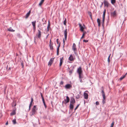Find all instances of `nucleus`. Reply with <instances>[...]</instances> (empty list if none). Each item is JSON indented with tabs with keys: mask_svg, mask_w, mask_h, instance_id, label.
Returning <instances> with one entry per match:
<instances>
[{
	"mask_svg": "<svg viewBox=\"0 0 127 127\" xmlns=\"http://www.w3.org/2000/svg\"><path fill=\"white\" fill-rule=\"evenodd\" d=\"M42 99V101H43V104H44L45 108H46L47 107V106L46 104L44 99L43 98V99Z\"/></svg>",
	"mask_w": 127,
	"mask_h": 127,
	"instance_id": "nucleus-22",
	"label": "nucleus"
},
{
	"mask_svg": "<svg viewBox=\"0 0 127 127\" xmlns=\"http://www.w3.org/2000/svg\"><path fill=\"white\" fill-rule=\"evenodd\" d=\"M102 102L103 104H104L105 102V99H103Z\"/></svg>",
	"mask_w": 127,
	"mask_h": 127,
	"instance_id": "nucleus-42",
	"label": "nucleus"
},
{
	"mask_svg": "<svg viewBox=\"0 0 127 127\" xmlns=\"http://www.w3.org/2000/svg\"><path fill=\"white\" fill-rule=\"evenodd\" d=\"M40 94L41 96V97L42 99L44 98V97H43V96L42 94V93H40Z\"/></svg>",
	"mask_w": 127,
	"mask_h": 127,
	"instance_id": "nucleus-40",
	"label": "nucleus"
},
{
	"mask_svg": "<svg viewBox=\"0 0 127 127\" xmlns=\"http://www.w3.org/2000/svg\"><path fill=\"white\" fill-rule=\"evenodd\" d=\"M82 74H79V77L80 78H82V77L81 76Z\"/></svg>",
	"mask_w": 127,
	"mask_h": 127,
	"instance_id": "nucleus-46",
	"label": "nucleus"
},
{
	"mask_svg": "<svg viewBox=\"0 0 127 127\" xmlns=\"http://www.w3.org/2000/svg\"><path fill=\"white\" fill-rule=\"evenodd\" d=\"M110 55H111V54H110L109 55V56L108 57V62L109 63L110 61V60L109 59V58H110Z\"/></svg>",
	"mask_w": 127,
	"mask_h": 127,
	"instance_id": "nucleus-37",
	"label": "nucleus"
},
{
	"mask_svg": "<svg viewBox=\"0 0 127 127\" xmlns=\"http://www.w3.org/2000/svg\"><path fill=\"white\" fill-rule=\"evenodd\" d=\"M36 23V21H35L32 22V24L33 26V27L35 26Z\"/></svg>",
	"mask_w": 127,
	"mask_h": 127,
	"instance_id": "nucleus-25",
	"label": "nucleus"
},
{
	"mask_svg": "<svg viewBox=\"0 0 127 127\" xmlns=\"http://www.w3.org/2000/svg\"><path fill=\"white\" fill-rule=\"evenodd\" d=\"M115 2L116 0H111V3L113 4L115 3Z\"/></svg>",
	"mask_w": 127,
	"mask_h": 127,
	"instance_id": "nucleus-32",
	"label": "nucleus"
},
{
	"mask_svg": "<svg viewBox=\"0 0 127 127\" xmlns=\"http://www.w3.org/2000/svg\"><path fill=\"white\" fill-rule=\"evenodd\" d=\"M10 69H11V67H9V70H10Z\"/></svg>",
	"mask_w": 127,
	"mask_h": 127,
	"instance_id": "nucleus-59",
	"label": "nucleus"
},
{
	"mask_svg": "<svg viewBox=\"0 0 127 127\" xmlns=\"http://www.w3.org/2000/svg\"><path fill=\"white\" fill-rule=\"evenodd\" d=\"M62 103H64V102H63H63Z\"/></svg>",
	"mask_w": 127,
	"mask_h": 127,
	"instance_id": "nucleus-63",
	"label": "nucleus"
},
{
	"mask_svg": "<svg viewBox=\"0 0 127 127\" xmlns=\"http://www.w3.org/2000/svg\"><path fill=\"white\" fill-rule=\"evenodd\" d=\"M38 33L36 35L37 36V37L38 38H40L41 35V32L39 30H38Z\"/></svg>",
	"mask_w": 127,
	"mask_h": 127,
	"instance_id": "nucleus-9",
	"label": "nucleus"
},
{
	"mask_svg": "<svg viewBox=\"0 0 127 127\" xmlns=\"http://www.w3.org/2000/svg\"><path fill=\"white\" fill-rule=\"evenodd\" d=\"M79 104H78V105H77V106L76 107V108H75V110L77 109V108H78V107H79Z\"/></svg>",
	"mask_w": 127,
	"mask_h": 127,
	"instance_id": "nucleus-43",
	"label": "nucleus"
},
{
	"mask_svg": "<svg viewBox=\"0 0 127 127\" xmlns=\"http://www.w3.org/2000/svg\"><path fill=\"white\" fill-rule=\"evenodd\" d=\"M80 95L79 94H78L76 96V98H79L80 97Z\"/></svg>",
	"mask_w": 127,
	"mask_h": 127,
	"instance_id": "nucleus-36",
	"label": "nucleus"
},
{
	"mask_svg": "<svg viewBox=\"0 0 127 127\" xmlns=\"http://www.w3.org/2000/svg\"><path fill=\"white\" fill-rule=\"evenodd\" d=\"M53 43H50L49 46L50 47V49L51 50H53Z\"/></svg>",
	"mask_w": 127,
	"mask_h": 127,
	"instance_id": "nucleus-19",
	"label": "nucleus"
},
{
	"mask_svg": "<svg viewBox=\"0 0 127 127\" xmlns=\"http://www.w3.org/2000/svg\"><path fill=\"white\" fill-rule=\"evenodd\" d=\"M106 13V10L105 9L103 11V17H105V14Z\"/></svg>",
	"mask_w": 127,
	"mask_h": 127,
	"instance_id": "nucleus-28",
	"label": "nucleus"
},
{
	"mask_svg": "<svg viewBox=\"0 0 127 127\" xmlns=\"http://www.w3.org/2000/svg\"><path fill=\"white\" fill-rule=\"evenodd\" d=\"M86 33V32H83L81 38V39H82V38H84V36L85 35V34Z\"/></svg>",
	"mask_w": 127,
	"mask_h": 127,
	"instance_id": "nucleus-26",
	"label": "nucleus"
},
{
	"mask_svg": "<svg viewBox=\"0 0 127 127\" xmlns=\"http://www.w3.org/2000/svg\"><path fill=\"white\" fill-rule=\"evenodd\" d=\"M63 82L62 81H61L60 83V84L61 85H63Z\"/></svg>",
	"mask_w": 127,
	"mask_h": 127,
	"instance_id": "nucleus-48",
	"label": "nucleus"
},
{
	"mask_svg": "<svg viewBox=\"0 0 127 127\" xmlns=\"http://www.w3.org/2000/svg\"><path fill=\"white\" fill-rule=\"evenodd\" d=\"M50 43H52L51 42V40H50Z\"/></svg>",
	"mask_w": 127,
	"mask_h": 127,
	"instance_id": "nucleus-60",
	"label": "nucleus"
},
{
	"mask_svg": "<svg viewBox=\"0 0 127 127\" xmlns=\"http://www.w3.org/2000/svg\"><path fill=\"white\" fill-rule=\"evenodd\" d=\"M8 122L7 121L5 125H8Z\"/></svg>",
	"mask_w": 127,
	"mask_h": 127,
	"instance_id": "nucleus-52",
	"label": "nucleus"
},
{
	"mask_svg": "<svg viewBox=\"0 0 127 127\" xmlns=\"http://www.w3.org/2000/svg\"><path fill=\"white\" fill-rule=\"evenodd\" d=\"M80 82H82V80L81 79L80 80Z\"/></svg>",
	"mask_w": 127,
	"mask_h": 127,
	"instance_id": "nucleus-57",
	"label": "nucleus"
},
{
	"mask_svg": "<svg viewBox=\"0 0 127 127\" xmlns=\"http://www.w3.org/2000/svg\"><path fill=\"white\" fill-rule=\"evenodd\" d=\"M69 69H70L69 68V67H68V69H67V70H69Z\"/></svg>",
	"mask_w": 127,
	"mask_h": 127,
	"instance_id": "nucleus-56",
	"label": "nucleus"
},
{
	"mask_svg": "<svg viewBox=\"0 0 127 127\" xmlns=\"http://www.w3.org/2000/svg\"><path fill=\"white\" fill-rule=\"evenodd\" d=\"M72 87V85H71L69 84H68L65 86L64 88L66 89H69L70 88H71Z\"/></svg>",
	"mask_w": 127,
	"mask_h": 127,
	"instance_id": "nucleus-4",
	"label": "nucleus"
},
{
	"mask_svg": "<svg viewBox=\"0 0 127 127\" xmlns=\"http://www.w3.org/2000/svg\"><path fill=\"white\" fill-rule=\"evenodd\" d=\"M79 26L80 28V30L82 32L84 31V29L85 28V26L84 25L82 26L80 24H79Z\"/></svg>",
	"mask_w": 127,
	"mask_h": 127,
	"instance_id": "nucleus-2",
	"label": "nucleus"
},
{
	"mask_svg": "<svg viewBox=\"0 0 127 127\" xmlns=\"http://www.w3.org/2000/svg\"><path fill=\"white\" fill-rule=\"evenodd\" d=\"M70 108L71 109H72L73 108V104L70 103L69 106Z\"/></svg>",
	"mask_w": 127,
	"mask_h": 127,
	"instance_id": "nucleus-24",
	"label": "nucleus"
},
{
	"mask_svg": "<svg viewBox=\"0 0 127 127\" xmlns=\"http://www.w3.org/2000/svg\"><path fill=\"white\" fill-rule=\"evenodd\" d=\"M127 74V73H126L125 74V75H125V77H126V75Z\"/></svg>",
	"mask_w": 127,
	"mask_h": 127,
	"instance_id": "nucleus-55",
	"label": "nucleus"
},
{
	"mask_svg": "<svg viewBox=\"0 0 127 127\" xmlns=\"http://www.w3.org/2000/svg\"><path fill=\"white\" fill-rule=\"evenodd\" d=\"M63 57L61 58H60V63L59 66H61L62 65L63 63Z\"/></svg>",
	"mask_w": 127,
	"mask_h": 127,
	"instance_id": "nucleus-15",
	"label": "nucleus"
},
{
	"mask_svg": "<svg viewBox=\"0 0 127 127\" xmlns=\"http://www.w3.org/2000/svg\"><path fill=\"white\" fill-rule=\"evenodd\" d=\"M80 44V42H79V44Z\"/></svg>",
	"mask_w": 127,
	"mask_h": 127,
	"instance_id": "nucleus-62",
	"label": "nucleus"
},
{
	"mask_svg": "<svg viewBox=\"0 0 127 127\" xmlns=\"http://www.w3.org/2000/svg\"><path fill=\"white\" fill-rule=\"evenodd\" d=\"M12 122L14 124H16V119H14L13 120Z\"/></svg>",
	"mask_w": 127,
	"mask_h": 127,
	"instance_id": "nucleus-30",
	"label": "nucleus"
},
{
	"mask_svg": "<svg viewBox=\"0 0 127 127\" xmlns=\"http://www.w3.org/2000/svg\"><path fill=\"white\" fill-rule=\"evenodd\" d=\"M102 5H103V3L102 2V3H101V5L100 6V8H101L102 7Z\"/></svg>",
	"mask_w": 127,
	"mask_h": 127,
	"instance_id": "nucleus-51",
	"label": "nucleus"
},
{
	"mask_svg": "<svg viewBox=\"0 0 127 127\" xmlns=\"http://www.w3.org/2000/svg\"><path fill=\"white\" fill-rule=\"evenodd\" d=\"M125 75H123V76H122L121 77L120 79V80H122L123 79H124L125 77Z\"/></svg>",
	"mask_w": 127,
	"mask_h": 127,
	"instance_id": "nucleus-34",
	"label": "nucleus"
},
{
	"mask_svg": "<svg viewBox=\"0 0 127 127\" xmlns=\"http://www.w3.org/2000/svg\"><path fill=\"white\" fill-rule=\"evenodd\" d=\"M69 59V60L71 61H72L74 60L73 57V56L72 55H70Z\"/></svg>",
	"mask_w": 127,
	"mask_h": 127,
	"instance_id": "nucleus-17",
	"label": "nucleus"
},
{
	"mask_svg": "<svg viewBox=\"0 0 127 127\" xmlns=\"http://www.w3.org/2000/svg\"><path fill=\"white\" fill-rule=\"evenodd\" d=\"M59 40V39H57V43L58 44L59 43V42L58 41V40Z\"/></svg>",
	"mask_w": 127,
	"mask_h": 127,
	"instance_id": "nucleus-50",
	"label": "nucleus"
},
{
	"mask_svg": "<svg viewBox=\"0 0 127 127\" xmlns=\"http://www.w3.org/2000/svg\"><path fill=\"white\" fill-rule=\"evenodd\" d=\"M104 4L105 6H106L107 7H108L109 5V4L108 2L107 1H106L105 0H104Z\"/></svg>",
	"mask_w": 127,
	"mask_h": 127,
	"instance_id": "nucleus-11",
	"label": "nucleus"
},
{
	"mask_svg": "<svg viewBox=\"0 0 127 127\" xmlns=\"http://www.w3.org/2000/svg\"><path fill=\"white\" fill-rule=\"evenodd\" d=\"M89 14L90 15V16L91 17V19H92V13L91 12H90L89 13Z\"/></svg>",
	"mask_w": 127,
	"mask_h": 127,
	"instance_id": "nucleus-38",
	"label": "nucleus"
},
{
	"mask_svg": "<svg viewBox=\"0 0 127 127\" xmlns=\"http://www.w3.org/2000/svg\"><path fill=\"white\" fill-rule=\"evenodd\" d=\"M16 114L15 110H14L12 112L10 113V115L11 116L13 115H15Z\"/></svg>",
	"mask_w": 127,
	"mask_h": 127,
	"instance_id": "nucleus-20",
	"label": "nucleus"
},
{
	"mask_svg": "<svg viewBox=\"0 0 127 127\" xmlns=\"http://www.w3.org/2000/svg\"><path fill=\"white\" fill-rule=\"evenodd\" d=\"M96 105H98L99 104V103L98 101H97L96 102Z\"/></svg>",
	"mask_w": 127,
	"mask_h": 127,
	"instance_id": "nucleus-47",
	"label": "nucleus"
},
{
	"mask_svg": "<svg viewBox=\"0 0 127 127\" xmlns=\"http://www.w3.org/2000/svg\"><path fill=\"white\" fill-rule=\"evenodd\" d=\"M50 24L49 21L48 25V27H47V31H49V27L50 28Z\"/></svg>",
	"mask_w": 127,
	"mask_h": 127,
	"instance_id": "nucleus-23",
	"label": "nucleus"
},
{
	"mask_svg": "<svg viewBox=\"0 0 127 127\" xmlns=\"http://www.w3.org/2000/svg\"><path fill=\"white\" fill-rule=\"evenodd\" d=\"M67 32V29H66L64 32L65 39V40H66Z\"/></svg>",
	"mask_w": 127,
	"mask_h": 127,
	"instance_id": "nucleus-3",
	"label": "nucleus"
},
{
	"mask_svg": "<svg viewBox=\"0 0 127 127\" xmlns=\"http://www.w3.org/2000/svg\"><path fill=\"white\" fill-rule=\"evenodd\" d=\"M22 64V66H23V64L22 63V64Z\"/></svg>",
	"mask_w": 127,
	"mask_h": 127,
	"instance_id": "nucleus-61",
	"label": "nucleus"
},
{
	"mask_svg": "<svg viewBox=\"0 0 127 127\" xmlns=\"http://www.w3.org/2000/svg\"><path fill=\"white\" fill-rule=\"evenodd\" d=\"M44 0H41V1H40V2L39 4V5L41 6L42 3H43V2H44Z\"/></svg>",
	"mask_w": 127,
	"mask_h": 127,
	"instance_id": "nucleus-27",
	"label": "nucleus"
},
{
	"mask_svg": "<svg viewBox=\"0 0 127 127\" xmlns=\"http://www.w3.org/2000/svg\"><path fill=\"white\" fill-rule=\"evenodd\" d=\"M82 72L81 68V67H80L78 68L77 72L79 74H82Z\"/></svg>",
	"mask_w": 127,
	"mask_h": 127,
	"instance_id": "nucleus-5",
	"label": "nucleus"
},
{
	"mask_svg": "<svg viewBox=\"0 0 127 127\" xmlns=\"http://www.w3.org/2000/svg\"><path fill=\"white\" fill-rule=\"evenodd\" d=\"M49 35V34H48V35H47V36H46V38H47L48 37V35Z\"/></svg>",
	"mask_w": 127,
	"mask_h": 127,
	"instance_id": "nucleus-58",
	"label": "nucleus"
},
{
	"mask_svg": "<svg viewBox=\"0 0 127 127\" xmlns=\"http://www.w3.org/2000/svg\"><path fill=\"white\" fill-rule=\"evenodd\" d=\"M73 69H72V70H69V75H71L72 74V72H73Z\"/></svg>",
	"mask_w": 127,
	"mask_h": 127,
	"instance_id": "nucleus-29",
	"label": "nucleus"
},
{
	"mask_svg": "<svg viewBox=\"0 0 127 127\" xmlns=\"http://www.w3.org/2000/svg\"><path fill=\"white\" fill-rule=\"evenodd\" d=\"M33 29H34V31H35V29H36L35 26L33 27Z\"/></svg>",
	"mask_w": 127,
	"mask_h": 127,
	"instance_id": "nucleus-49",
	"label": "nucleus"
},
{
	"mask_svg": "<svg viewBox=\"0 0 127 127\" xmlns=\"http://www.w3.org/2000/svg\"><path fill=\"white\" fill-rule=\"evenodd\" d=\"M102 90L101 91V93L103 97V99H106V97L105 96V93L103 89V87H102Z\"/></svg>",
	"mask_w": 127,
	"mask_h": 127,
	"instance_id": "nucleus-6",
	"label": "nucleus"
},
{
	"mask_svg": "<svg viewBox=\"0 0 127 127\" xmlns=\"http://www.w3.org/2000/svg\"><path fill=\"white\" fill-rule=\"evenodd\" d=\"M54 58H52L50 59L48 64V65L50 66L53 63V62L54 61Z\"/></svg>",
	"mask_w": 127,
	"mask_h": 127,
	"instance_id": "nucleus-8",
	"label": "nucleus"
},
{
	"mask_svg": "<svg viewBox=\"0 0 127 127\" xmlns=\"http://www.w3.org/2000/svg\"><path fill=\"white\" fill-rule=\"evenodd\" d=\"M66 99H64L65 101L66 102L64 103L65 104L68 102H69L70 100L68 96H66Z\"/></svg>",
	"mask_w": 127,
	"mask_h": 127,
	"instance_id": "nucleus-13",
	"label": "nucleus"
},
{
	"mask_svg": "<svg viewBox=\"0 0 127 127\" xmlns=\"http://www.w3.org/2000/svg\"><path fill=\"white\" fill-rule=\"evenodd\" d=\"M31 11L30 10L29 11L28 13L26 15V19L28 18L29 16L30 15V13H31Z\"/></svg>",
	"mask_w": 127,
	"mask_h": 127,
	"instance_id": "nucleus-18",
	"label": "nucleus"
},
{
	"mask_svg": "<svg viewBox=\"0 0 127 127\" xmlns=\"http://www.w3.org/2000/svg\"><path fill=\"white\" fill-rule=\"evenodd\" d=\"M7 30L11 32H14L15 31V30H13L11 27H10Z\"/></svg>",
	"mask_w": 127,
	"mask_h": 127,
	"instance_id": "nucleus-21",
	"label": "nucleus"
},
{
	"mask_svg": "<svg viewBox=\"0 0 127 127\" xmlns=\"http://www.w3.org/2000/svg\"><path fill=\"white\" fill-rule=\"evenodd\" d=\"M110 13L111 16L113 17H114L116 15V12L115 10L114 11L111 12Z\"/></svg>",
	"mask_w": 127,
	"mask_h": 127,
	"instance_id": "nucleus-7",
	"label": "nucleus"
},
{
	"mask_svg": "<svg viewBox=\"0 0 127 127\" xmlns=\"http://www.w3.org/2000/svg\"><path fill=\"white\" fill-rule=\"evenodd\" d=\"M83 41L85 42H88V40L84 39L83 40Z\"/></svg>",
	"mask_w": 127,
	"mask_h": 127,
	"instance_id": "nucleus-44",
	"label": "nucleus"
},
{
	"mask_svg": "<svg viewBox=\"0 0 127 127\" xmlns=\"http://www.w3.org/2000/svg\"><path fill=\"white\" fill-rule=\"evenodd\" d=\"M98 26H100V23H98Z\"/></svg>",
	"mask_w": 127,
	"mask_h": 127,
	"instance_id": "nucleus-54",
	"label": "nucleus"
},
{
	"mask_svg": "<svg viewBox=\"0 0 127 127\" xmlns=\"http://www.w3.org/2000/svg\"><path fill=\"white\" fill-rule=\"evenodd\" d=\"M72 49L74 51V52H75L76 50V44L74 43L73 44V46H72Z\"/></svg>",
	"mask_w": 127,
	"mask_h": 127,
	"instance_id": "nucleus-12",
	"label": "nucleus"
},
{
	"mask_svg": "<svg viewBox=\"0 0 127 127\" xmlns=\"http://www.w3.org/2000/svg\"><path fill=\"white\" fill-rule=\"evenodd\" d=\"M105 17H103L102 20V25H103L104 24V21L105 20Z\"/></svg>",
	"mask_w": 127,
	"mask_h": 127,
	"instance_id": "nucleus-33",
	"label": "nucleus"
},
{
	"mask_svg": "<svg viewBox=\"0 0 127 127\" xmlns=\"http://www.w3.org/2000/svg\"><path fill=\"white\" fill-rule=\"evenodd\" d=\"M37 110L36 105H34L32 109V112L30 113L31 116L34 115L35 114V112Z\"/></svg>",
	"mask_w": 127,
	"mask_h": 127,
	"instance_id": "nucleus-1",
	"label": "nucleus"
},
{
	"mask_svg": "<svg viewBox=\"0 0 127 127\" xmlns=\"http://www.w3.org/2000/svg\"><path fill=\"white\" fill-rule=\"evenodd\" d=\"M63 43L64 44L63 47H64L65 44V41L64 39H63Z\"/></svg>",
	"mask_w": 127,
	"mask_h": 127,
	"instance_id": "nucleus-45",
	"label": "nucleus"
},
{
	"mask_svg": "<svg viewBox=\"0 0 127 127\" xmlns=\"http://www.w3.org/2000/svg\"><path fill=\"white\" fill-rule=\"evenodd\" d=\"M84 98L85 99H87L88 98V95L86 93L84 92Z\"/></svg>",
	"mask_w": 127,
	"mask_h": 127,
	"instance_id": "nucleus-16",
	"label": "nucleus"
},
{
	"mask_svg": "<svg viewBox=\"0 0 127 127\" xmlns=\"http://www.w3.org/2000/svg\"><path fill=\"white\" fill-rule=\"evenodd\" d=\"M60 43H59V45L58 47H59H59H60Z\"/></svg>",
	"mask_w": 127,
	"mask_h": 127,
	"instance_id": "nucleus-53",
	"label": "nucleus"
},
{
	"mask_svg": "<svg viewBox=\"0 0 127 127\" xmlns=\"http://www.w3.org/2000/svg\"><path fill=\"white\" fill-rule=\"evenodd\" d=\"M33 98L32 97L31 98V101L30 102L29 106V110H30L31 109V106L32 105V102H33Z\"/></svg>",
	"mask_w": 127,
	"mask_h": 127,
	"instance_id": "nucleus-14",
	"label": "nucleus"
},
{
	"mask_svg": "<svg viewBox=\"0 0 127 127\" xmlns=\"http://www.w3.org/2000/svg\"><path fill=\"white\" fill-rule=\"evenodd\" d=\"M75 102V100L73 98H71L70 99V103L71 104H74Z\"/></svg>",
	"mask_w": 127,
	"mask_h": 127,
	"instance_id": "nucleus-10",
	"label": "nucleus"
},
{
	"mask_svg": "<svg viewBox=\"0 0 127 127\" xmlns=\"http://www.w3.org/2000/svg\"><path fill=\"white\" fill-rule=\"evenodd\" d=\"M66 20L65 19L64 22V24L65 25H66Z\"/></svg>",
	"mask_w": 127,
	"mask_h": 127,
	"instance_id": "nucleus-35",
	"label": "nucleus"
},
{
	"mask_svg": "<svg viewBox=\"0 0 127 127\" xmlns=\"http://www.w3.org/2000/svg\"><path fill=\"white\" fill-rule=\"evenodd\" d=\"M114 122H113L112 123L110 127H113V126H114Z\"/></svg>",
	"mask_w": 127,
	"mask_h": 127,
	"instance_id": "nucleus-41",
	"label": "nucleus"
},
{
	"mask_svg": "<svg viewBox=\"0 0 127 127\" xmlns=\"http://www.w3.org/2000/svg\"><path fill=\"white\" fill-rule=\"evenodd\" d=\"M97 22L98 23H100V19H99L98 18L97 19Z\"/></svg>",
	"mask_w": 127,
	"mask_h": 127,
	"instance_id": "nucleus-39",
	"label": "nucleus"
},
{
	"mask_svg": "<svg viewBox=\"0 0 127 127\" xmlns=\"http://www.w3.org/2000/svg\"><path fill=\"white\" fill-rule=\"evenodd\" d=\"M59 48L58 47L57 49V55H58L59 54Z\"/></svg>",
	"mask_w": 127,
	"mask_h": 127,
	"instance_id": "nucleus-31",
	"label": "nucleus"
}]
</instances>
